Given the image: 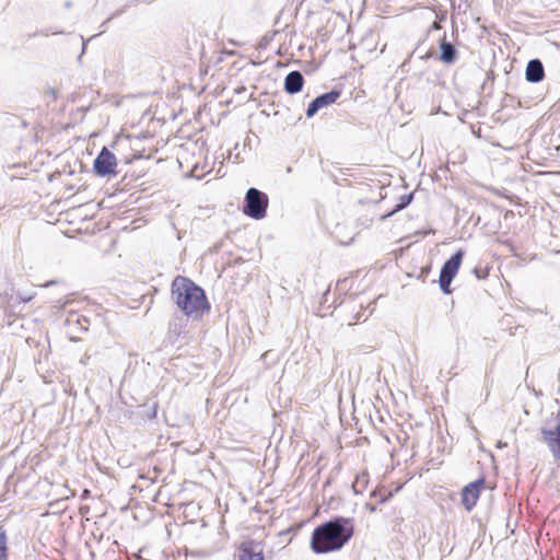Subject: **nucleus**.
Listing matches in <instances>:
<instances>
[{
  "mask_svg": "<svg viewBox=\"0 0 560 560\" xmlns=\"http://www.w3.org/2000/svg\"><path fill=\"white\" fill-rule=\"evenodd\" d=\"M354 525L351 518L335 517L317 526L311 537V549L316 555L340 550L353 536Z\"/></svg>",
  "mask_w": 560,
  "mask_h": 560,
  "instance_id": "obj_1",
  "label": "nucleus"
},
{
  "mask_svg": "<svg viewBox=\"0 0 560 560\" xmlns=\"http://www.w3.org/2000/svg\"><path fill=\"white\" fill-rule=\"evenodd\" d=\"M172 299L186 316L195 319L210 310L205 291L185 277L178 276L173 280Z\"/></svg>",
  "mask_w": 560,
  "mask_h": 560,
  "instance_id": "obj_2",
  "label": "nucleus"
},
{
  "mask_svg": "<svg viewBox=\"0 0 560 560\" xmlns=\"http://www.w3.org/2000/svg\"><path fill=\"white\" fill-rule=\"evenodd\" d=\"M269 199L261 190L250 187L245 195L243 212L247 217L261 220L266 217Z\"/></svg>",
  "mask_w": 560,
  "mask_h": 560,
  "instance_id": "obj_3",
  "label": "nucleus"
},
{
  "mask_svg": "<svg viewBox=\"0 0 560 560\" xmlns=\"http://www.w3.org/2000/svg\"><path fill=\"white\" fill-rule=\"evenodd\" d=\"M117 158L106 147H103L93 163V171L100 177L117 175Z\"/></svg>",
  "mask_w": 560,
  "mask_h": 560,
  "instance_id": "obj_4",
  "label": "nucleus"
},
{
  "mask_svg": "<svg viewBox=\"0 0 560 560\" xmlns=\"http://www.w3.org/2000/svg\"><path fill=\"white\" fill-rule=\"evenodd\" d=\"M485 485V479L479 478L467 486H465L462 490V503L465 506L467 511H471L472 508L476 505L480 490Z\"/></svg>",
  "mask_w": 560,
  "mask_h": 560,
  "instance_id": "obj_5",
  "label": "nucleus"
},
{
  "mask_svg": "<svg viewBox=\"0 0 560 560\" xmlns=\"http://www.w3.org/2000/svg\"><path fill=\"white\" fill-rule=\"evenodd\" d=\"M340 94L339 91L331 90L315 97L307 106L306 116L311 118L316 115L319 109L334 104L339 98Z\"/></svg>",
  "mask_w": 560,
  "mask_h": 560,
  "instance_id": "obj_6",
  "label": "nucleus"
},
{
  "mask_svg": "<svg viewBox=\"0 0 560 560\" xmlns=\"http://www.w3.org/2000/svg\"><path fill=\"white\" fill-rule=\"evenodd\" d=\"M541 434L555 458L560 460V422L555 428L542 429Z\"/></svg>",
  "mask_w": 560,
  "mask_h": 560,
  "instance_id": "obj_7",
  "label": "nucleus"
},
{
  "mask_svg": "<svg viewBox=\"0 0 560 560\" xmlns=\"http://www.w3.org/2000/svg\"><path fill=\"white\" fill-rule=\"evenodd\" d=\"M464 252L458 249L442 266L440 277L453 280L463 261Z\"/></svg>",
  "mask_w": 560,
  "mask_h": 560,
  "instance_id": "obj_8",
  "label": "nucleus"
},
{
  "mask_svg": "<svg viewBox=\"0 0 560 560\" xmlns=\"http://www.w3.org/2000/svg\"><path fill=\"white\" fill-rule=\"evenodd\" d=\"M238 551V560H265L262 548L253 540L244 541Z\"/></svg>",
  "mask_w": 560,
  "mask_h": 560,
  "instance_id": "obj_9",
  "label": "nucleus"
},
{
  "mask_svg": "<svg viewBox=\"0 0 560 560\" xmlns=\"http://www.w3.org/2000/svg\"><path fill=\"white\" fill-rule=\"evenodd\" d=\"M545 77L544 65L539 59H532L528 61L525 78L528 82L538 83Z\"/></svg>",
  "mask_w": 560,
  "mask_h": 560,
  "instance_id": "obj_10",
  "label": "nucleus"
},
{
  "mask_svg": "<svg viewBox=\"0 0 560 560\" xmlns=\"http://www.w3.org/2000/svg\"><path fill=\"white\" fill-rule=\"evenodd\" d=\"M304 84V78L300 71H291L284 79V91L289 94L299 93Z\"/></svg>",
  "mask_w": 560,
  "mask_h": 560,
  "instance_id": "obj_11",
  "label": "nucleus"
},
{
  "mask_svg": "<svg viewBox=\"0 0 560 560\" xmlns=\"http://www.w3.org/2000/svg\"><path fill=\"white\" fill-rule=\"evenodd\" d=\"M457 50L455 46L446 42L445 38L441 43V56L440 59L445 63H453L456 59Z\"/></svg>",
  "mask_w": 560,
  "mask_h": 560,
  "instance_id": "obj_12",
  "label": "nucleus"
},
{
  "mask_svg": "<svg viewBox=\"0 0 560 560\" xmlns=\"http://www.w3.org/2000/svg\"><path fill=\"white\" fill-rule=\"evenodd\" d=\"M8 537L7 532L2 525H0V560H8Z\"/></svg>",
  "mask_w": 560,
  "mask_h": 560,
  "instance_id": "obj_13",
  "label": "nucleus"
},
{
  "mask_svg": "<svg viewBox=\"0 0 560 560\" xmlns=\"http://www.w3.org/2000/svg\"><path fill=\"white\" fill-rule=\"evenodd\" d=\"M412 198H413V194L400 196L399 202L395 206L394 210L390 213H388L386 217H389L393 213L398 212V211L405 209L406 207H408L410 205V202L412 201Z\"/></svg>",
  "mask_w": 560,
  "mask_h": 560,
  "instance_id": "obj_14",
  "label": "nucleus"
},
{
  "mask_svg": "<svg viewBox=\"0 0 560 560\" xmlns=\"http://www.w3.org/2000/svg\"><path fill=\"white\" fill-rule=\"evenodd\" d=\"M452 281L453 280H451V279L440 277L439 283H440V288L444 294H450L452 292V290H451Z\"/></svg>",
  "mask_w": 560,
  "mask_h": 560,
  "instance_id": "obj_15",
  "label": "nucleus"
},
{
  "mask_svg": "<svg viewBox=\"0 0 560 560\" xmlns=\"http://www.w3.org/2000/svg\"><path fill=\"white\" fill-rule=\"evenodd\" d=\"M368 482V478H366V475H362V476H358L354 483H353V489L355 492H360L362 491V489H359V487H364L365 483Z\"/></svg>",
  "mask_w": 560,
  "mask_h": 560,
  "instance_id": "obj_16",
  "label": "nucleus"
},
{
  "mask_svg": "<svg viewBox=\"0 0 560 560\" xmlns=\"http://www.w3.org/2000/svg\"><path fill=\"white\" fill-rule=\"evenodd\" d=\"M474 272L478 279H485L488 276L487 269L475 268Z\"/></svg>",
  "mask_w": 560,
  "mask_h": 560,
  "instance_id": "obj_17",
  "label": "nucleus"
},
{
  "mask_svg": "<svg viewBox=\"0 0 560 560\" xmlns=\"http://www.w3.org/2000/svg\"><path fill=\"white\" fill-rule=\"evenodd\" d=\"M33 294H23V293H19L18 294V299L20 300V302L22 303H27L30 302L32 299H33Z\"/></svg>",
  "mask_w": 560,
  "mask_h": 560,
  "instance_id": "obj_18",
  "label": "nucleus"
},
{
  "mask_svg": "<svg viewBox=\"0 0 560 560\" xmlns=\"http://www.w3.org/2000/svg\"><path fill=\"white\" fill-rule=\"evenodd\" d=\"M122 11H118L116 13H114L112 16H109L103 24L102 26H104L108 21L113 20L114 18L118 16Z\"/></svg>",
  "mask_w": 560,
  "mask_h": 560,
  "instance_id": "obj_19",
  "label": "nucleus"
},
{
  "mask_svg": "<svg viewBox=\"0 0 560 560\" xmlns=\"http://www.w3.org/2000/svg\"><path fill=\"white\" fill-rule=\"evenodd\" d=\"M245 91H246V88H245V86H240V88L235 89V92H236L237 94H240V93H244Z\"/></svg>",
  "mask_w": 560,
  "mask_h": 560,
  "instance_id": "obj_20",
  "label": "nucleus"
},
{
  "mask_svg": "<svg viewBox=\"0 0 560 560\" xmlns=\"http://www.w3.org/2000/svg\"><path fill=\"white\" fill-rule=\"evenodd\" d=\"M89 494H90V491L85 489V490L83 491V498L89 497Z\"/></svg>",
  "mask_w": 560,
  "mask_h": 560,
  "instance_id": "obj_21",
  "label": "nucleus"
},
{
  "mask_svg": "<svg viewBox=\"0 0 560 560\" xmlns=\"http://www.w3.org/2000/svg\"><path fill=\"white\" fill-rule=\"evenodd\" d=\"M433 28H439L440 27V24L438 22H434L433 25H432Z\"/></svg>",
  "mask_w": 560,
  "mask_h": 560,
  "instance_id": "obj_22",
  "label": "nucleus"
},
{
  "mask_svg": "<svg viewBox=\"0 0 560 560\" xmlns=\"http://www.w3.org/2000/svg\"><path fill=\"white\" fill-rule=\"evenodd\" d=\"M88 359H89V357H86V359H81V360H80V362H81L82 364H86Z\"/></svg>",
  "mask_w": 560,
  "mask_h": 560,
  "instance_id": "obj_23",
  "label": "nucleus"
},
{
  "mask_svg": "<svg viewBox=\"0 0 560 560\" xmlns=\"http://www.w3.org/2000/svg\"><path fill=\"white\" fill-rule=\"evenodd\" d=\"M54 283H55V281H48V282L45 284V287H49V285H51V284H54Z\"/></svg>",
  "mask_w": 560,
  "mask_h": 560,
  "instance_id": "obj_24",
  "label": "nucleus"
},
{
  "mask_svg": "<svg viewBox=\"0 0 560 560\" xmlns=\"http://www.w3.org/2000/svg\"><path fill=\"white\" fill-rule=\"evenodd\" d=\"M38 34L47 36V33H44V32H38V33H35L34 35H38Z\"/></svg>",
  "mask_w": 560,
  "mask_h": 560,
  "instance_id": "obj_25",
  "label": "nucleus"
},
{
  "mask_svg": "<svg viewBox=\"0 0 560 560\" xmlns=\"http://www.w3.org/2000/svg\"><path fill=\"white\" fill-rule=\"evenodd\" d=\"M85 51V43L83 42V45H82V54Z\"/></svg>",
  "mask_w": 560,
  "mask_h": 560,
  "instance_id": "obj_26",
  "label": "nucleus"
},
{
  "mask_svg": "<svg viewBox=\"0 0 560 560\" xmlns=\"http://www.w3.org/2000/svg\"><path fill=\"white\" fill-rule=\"evenodd\" d=\"M66 7H67V8H70V7H71V2H69V1H68V2H66Z\"/></svg>",
  "mask_w": 560,
  "mask_h": 560,
  "instance_id": "obj_27",
  "label": "nucleus"
}]
</instances>
